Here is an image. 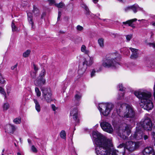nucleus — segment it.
<instances>
[{"mask_svg": "<svg viewBox=\"0 0 155 155\" xmlns=\"http://www.w3.org/2000/svg\"><path fill=\"white\" fill-rule=\"evenodd\" d=\"M134 94L143 104L144 109L147 110L152 109L153 107L152 101L151 93L146 91L139 90L134 91Z\"/></svg>", "mask_w": 155, "mask_h": 155, "instance_id": "nucleus-1", "label": "nucleus"}, {"mask_svg": "<svg viewBox=\"0 0 155 155\" xmlns=\"http://www.w3.org/2000/svg\"><path fill=\"white\" fill-rule=\"evenodd\" d=\"M120 54L117 53L113 54L110 55V58L104 59L102 63V66L107 68H115L118 67L120 65L117 61L120 59V58H118Z\"/></svg>", "mask_w": 155, "mask_h": 155, "instance_id": "nucleus-2", "label": "nucleus"}, {"mask_svg": "<svg viewBox=\"0 0 155 155\" xmlns=\"http://www.w3.org/2000/svg\"><path fill=\"white\" fill-rule=\"evenodd\" d=\"M141 145L139 141L133 142L132 141H127L125 143H120L117 147L119 149H122V153L123 154L126 152H132L138 148Z\"/></svg>", "mask_w": 155, "mask_h": 155, "instance_id": "nucleus-3", "label": "nucleus"}, {"mask_svg": "<svg viewBox=\"0 0 155 155\" xmlns=\"http://www.w3.org/2000/svg\"><path fill=\"white\" fill-rule=\"evenodd\" d=\"M119 116L122 118L123 120L126 118H129L131 122H133L136 119L134 108L131 105H126V111L123 115L121 116L120 115Z\"/></svg>", "mask_w": 155, "mask_h": 155, "instance_id": "nucleus-4", "label": "nucleus"}, {"mask_svg": "<svg viewBox=\"0 0 155 155\" xmlns=\"http://www.w3.org/2000/svg\"><path fill=\"white\" fill-rule=\"evenodd\" d=\"M114 107V105L112 103H101L99 104L98 109L104 115L107 116Z\"/></svg>", "mask_w": 155, "mask_h": 155, "instance_id": "nucleus-5", "label": "nucleus"}, {"mask_svg": "<svg viewBox=\"0 0 155 155\" xmlns=\"http://www.w3.org/2000/svg\"><path fill=\"white\" fill-rule=\"evenodd\" d=\"M141 126L144 130L147 131H150L152 129L153 124L149 117H145L143 121L141 122Z\"/></svg>", "mask_w": 155, "mask_h": 155, "instance_id": "nucleus-6", "label": "nucleus"}, {"mask_svg": "<svg viewBox=\"0 0 155 155\" xmlns=\"http://www.w3.org/2000/svg\"><path fill=\"white\" fill-rule=\"evenodd\" d=\"M42 92V96L48 103L52 101L51 91L49 88L44 87L41 89Z\"/></svg>", "mask_w": 155, "mask_h": 155, "instance_id": "nucleus-7", "label": "nucleus"}, {"mask_svg": "<svg viewBox=\"0 0 155 155\" xmlns=\"http://www.w3.org/2000/svg\"><path fill=\"white\" fill-rule=\"evenodd\" d=\"M100 126L102 130L107 133L111 134L113 131V129L111 125L107 122L103 121L100 123Z\"/></svg>", "mask_w": 155, "mask_h": 155, "instance_id": "nucleus-8", "label": "nucleus"}, {"mask_svg": "<svg viewBox=\"0 0 155 155\" xmlns=\"http://www.w3.org/2000/svg\"><path fill=\"white\" fill-rule=\"evenodd\" d=\"M143 133L141 130H137L134 133L131 135V139L139 140L143 138Z\"/></svg>", "mask_w": 155, "mask_h": 155, "instance_id": "nucleus-9", "label": "nucleus"}, {"mask_svg": "<svg viewBox=\"0 0 155 155\" xmlns=\"http://www.w3.org/2000/svg\"><path fill=\"white\" fill-rule=\"evenodd\" d=\"M130 132L131 131L129 127V126L127 125L125 127L124 131L122 133V134H121V132H122V130H119L118 133V135L123 139L125 140L127 138V137L125 135L126 133H127V135H129L130 134Z\"/></svg>", "mask_w": 155, "mask_h": 155, "instance_id": "nucleus-10", "label": "nucleus"}, {"mask_svg": "<svg viewBox=\"0 0 155 155\" xmlns=\"http://www.w3.org/2000/svg\"><path fill=\"white\" fill-rule=\"evenodd\" d=\"M46 80L45 78H41L38 77L34 81L35 85L37 86H42L46 84Z\"/></svg>", "mask_w": 155, "mask_h": 155, "instance_id": "nucleus-11", "label": "nucleus"}, {"mask_svg": "<svg viewBox=\"0 0 155 155\" xmlns=\"http://www.w3.org/2000/svg\"><path fill=\"white\" fill-rule=\"evenodd\" d=\"M143 153L144 155H154V151L152 147H147L144 149Z\"/></svg>", "mask_w": 155, "mask_h": 155, "instance_id": "nucleus-12", "label": "nucleus"}, {"mask_svg": "<svg viewBox=\"0 0 155 155\" xmlns=\"http://www.w3.org/2000/svg\"><path fill=\"white\" fill-rule=\"evenodd\" d=\"M70 115L73 117V118L74 120H78V111L77 108H75L72 109L70 111Z\"/></svg>", "mask_w": 155, "mask_h": 155, "instance_id": "nucleus-13", "label": "nucleus"}, {"mask_svg": "<svg viewBox=\"0 0 155 155\" xmlns=\"http://www.w3.org/2000/svg\"><path fill=\"white\" fill-rule=\"evenodd\" d=\"M28 19L29 24L31 25V28L33 29L35 28V26L34 25V22L33 21V15L31 12L27 13Z\"/></svg>", "mask_w": 155, "mask_h": 155, "instance_id": "nucleus-14", "label": "nucleus"}, {"mask_svg": "<svg viewBox=\"0 0 155 155\" xmlns=\"http://www.w3.org/2000/svg\"><path fill=\"white\" fill-rule=\"evenodd\" d=\"M130 49L132 52L130 57L132 59H136L137 58L138 56V50L132 48H130Z\"/></svg>", "mask_w": 155, "mask_h": 155, "instance_id": "nucleus-15", "label": "nucleus"}, {"mask_svg": "<svg viewBox=\"0 0 155 155\" xmlns=\"http://www.w3.org/2000/svg\"><path fill=\"white\" fill-rule=\"evenodd\" d=\"M5 130L6 131H7L8 132L13 133L15 130L16 128L13 125L8 124L6 126Z\"/></svg>", "mask_w": 155, "mask_h": 155, "instance_id": "nucleus-16", "label": "nucleus"}, {"mask_svg": "<svg viewBox=\"0 0 155 155\" xmlns=\"http://www.w3.org/2000/svg\"><path fill=\"white\" fill-rule=\"evenodd\" d=\"M137 20V19L136 18L133 19L127 20L125 22H123V24L124 25L127 24L129 26L132 27L133 28H134L135 27L134 25L133 24V22L136 21Z\"/></svg>", "mask_w": 155, "mask_h": 155, "instance_id": "nucleus-17", "label": "nucleus"}, {"mask_svg": "<svg viewBox=\"0 0 155 155\" xmlns=\"http://www.w3.org/2000/svg\"><path fill=\"white\" fill-rule=\"evenodd\" d=\"M94 62L93 58H92L90 57L88 60H85L83 62V65H86V66H90Z\"/></svg>", "mask_w": 155, "mask_h": 155, "instance_id": "nucleus-18", "label": "nucleus"}, {"mask_svg": "<svg viewBox=\"0 0 155 155\" xmlns=\"http://www.w3.org/2000/svg\"><path fill=\"white\" fill-rule=\"evenodd\" d=\"M131 10L133 11L134 13H136L138 11H143L142 8L139 7L137 5L134 4L131 6Z\"/></svg>", "mask_w": 155, "mask_h": 155, "instance_id": "nucleus-19", "label": "nucleus"}, {"mask_svg": "<svg viewBox=\"0 0 155 155\" xmlns=\"http://www.w3.org/2000/svg\"><path fill=\"white\" fill-rule=\"evenodd\" d=\"M33 101L35 104V109L38 112H39L41 110V106L39 102L36 99H34Z\"/></svg>", "mask_w": 155, "mask_h": 155, "instance_id": "nucleus-20", "label": "nucleus"}, {"mask_svg": "<svg viewBox=\"0 0 155 155\" xmlns=\"http://www.w3.org/2000/svg\"><path fill=\"white\" fill-rule=\"evenodd\" d=\"M32 12L34 15L36 17L39 16L40 14V11L35 6H33V10Z\"/></svg>", "mask_w": 155, "mask_h": 155, "instance_id": "nucleus-21", "label": "nucleus"}, {"mask_svg": "<svg viewBox=\"0 0 155 155\" xmlns=\"http://www.w3.org/2000/svg\"><path fill=\"white\" fill-rule=\"evenodd\" d=\"M81 7L84 9L86 10L85 14L87 15H89L90 14V11L87 6L84 3H82L81 4Z\"/></svg>", "mask_w": 155, "mask_h": 155, "instance_id": "nucleus-22", "label": "nucleus"}, {"mask_svg": "<svg viewBox=\"0 0 155 155\" xmlns=\"http://www.w3.org/2000/svg\"><path fill=\"white\" fill-rule=\"evenodd\" d=\"M81 51L85 53V54H87L89 52V51L86 49V47L84 45H82L81 48Z\"/></svg>", "mask_w": 155, "mask_h": 155, "instance_id": "nucleus-23", "label": "nucleus"}, {"mask_svg": "<svg viewBox=\"0 0 155 155\" xmlns=\"http://www.w3.org/2000/svg\"><path fill=\"white\" fill-rule=\"evenodd\" d=\"M46 74V71L44 69H43L41 71L38 77L41 78H45L44 77Z\"/></svg>", "mask_w": 155, "mask_h": 155, "instance_id": "nucleus-24", "label": "nucleus"}, {"mask_svg": "<svg viewBox=\"0 0 155 155\" xmlns=\"http://www.w3.org/2000/svg\"><path fill=\"white\" fill-rule=\"evenodd\" d=\"M87 68V67H84L81 68H79L78 70V73L80 75H82L85 72L86 69Z\"/></svg>", "mask_w": 155, "mask_h": 155, "instance_id": "nucleus-25", "label": "nucleus"}, {"mask_svg": "<svg viewBox=\"0 0 155 155\" xmlns=\"http://www.w3.org/2000/svg\"><path fill=\"white\" fill-rule=\"evenodd\" d=\"M98 43L100 46L103 48L104 46V40L102 38H100L98 40Z\"/></svg>", "mask_w": 155, "mask_h": 155, "instance_id": "nucleus-26", "label": "nucleus"}, {"mask_svg": "<svg viewBox=\"0 0 155 155\" xmlns=\"http://www.w3.org/2000/svg\"><path fill=\"white\" fill-rule=\"evenodd\" d=\"M55 6L58 8H61L65 6V4L63 2H61L58 4H55Z\"/></svg>", "mask_w": 155, "mask_h": 155, "instance_id": "nucleus-27", "label": "nucleus"}, {"mask_svg": "<svg viewBox=\"0 0 155 155\" xmlns=\"http://www.w3.org/2000/svg\"><path fill=\"white\" fill-rule=\"evenodd\" d=\"M31 51L29 50H28L25 51L23 54V56L24 58L28 57L30 54Z\"/></svg>", "mask_w": 155, "mask_h": 155, "instance_id": "nucleus-28", "label": "nucleus"}, {"mask_svg": "<svg viewBox=\"0 0 155 155\" xmlns=\"http://www.w3.org/2000/svg\"><path fill=\"white\" fill-rule=\"evenodd\" d=\"M66 135L65 131L64 130H62L60 133V136L63 139H65Z\"/></svg>", "mask_w": 155, "mask_h": 155, "instance_id": "nucleus-29", "label": "nucleus"}, {"mask_svg": "<svg viewBox=\"0 0 155 155\" xmlns=\"http://www.w3.org/2000/svg\"><path fill=\"white\" fill-rule=\"evenodd\" d=\"M21 122V118L20 117L16 118L13 120V122L16 124H19Z\"/></svg>", "mask_w": 155, "mask_h": 155, "instance_id": "nucleus-30", "label": "nucleus"}, {"mask_svg": "<svg viewBox=\"0 0 155 155\" xmlns=\"http://www.w3.org/2000/svg\"><path fill=\"white\" fill-rule=\"evenodd\" d=\"M0 93L3 94L5 97V98L6 97V94L4 89L1 87H0Z\"/></svg>", "mask_w": 155, "mask_h": 155, "instance_id": "nucleus-31", "label": "nucleus"}, {"mask_svg": "<svg viewBox=\"0 0 155 155\" xmlns=\"http://www.w3.org/2000/svg\"><path fill=\"white\" fill-rule=\"evenodd\" d=\"M35 92L36 94V95L38 97H40L41 95V93L39 88L37 87L35 88Z\"/></svg>", "mask_w": 155, "mask_h": 155, "instance_id": "nucleus-32", "label": "nucleus"}, {"mask_svg": "<svg viewBox=\"0 0 155 155\" xmlns=\"http://www.w3.org/2000/svg\"><path fill=\"white\" fill-rule=\"evenodd\" d=\"M12 31H16L17 30L18 28L15 26L14 24L13 23L12 21Z\"/></svg>", "mask_w": 155, "mask_h": 155, "instance_id": "nucleus-33", "label": "nucleus"}, {"mask_svg": "<svg viewBox=\"0 0 155 155\" xmlns=\"http://www.w3.org/2000/svg\"><path fill=\"white\" fill-rule=\"evenodd\" d=\"M124 93H120L119 94L118 96L117 97V99L118 100H122L124 98Z\"/></svg>", "mask_w": 155, "mask_h": 155, "instance_id": "nucleus-34", "label": "nucleus"}, {"mask_svg": "<svg viewBox=\"0 0 155 155\" xmlns=\"http://www.w3.org/2000/svg\"><path fill=\"white\" fill-rule=\"evenodd\" d=\"M37 72L34 71H31L30 72L31 76L32 78H35L36 76Z\"/></svg>", "mask_w": 155, "mask_h": 155, "instance_id": "nucleus-35", "label": "nucleus"}, {"mask_svg": "<svg viewBox=\"0 0 155 155\" xmlns=\"http://www.w3.org/2000/svg\"><path fill=\"white\" fill-rule=\"evenodd\" d=\"M81 95L80 93L77 94L75 96V100L77 101H79V100H80L81 98Z\"/></svg>", "mask_w": 155, "mask_h": 155, "instance_id": "nucleus-36", "label": "nucleus"}, {"mask_svg": "<svg viewBox=\"0 0 155 155\" xmlns=\"http://www.w3.org/2000/svg\"><path fill=\"white\" fill-rule=\"evenodd\" d=\"M47 1L48 2L49 5L51 6L53 5H55V4H56L54 0H48Z\"/></svg>", "mask_w": 155, "mask_h": 155, "instance_id": "nucleus-37", "label": "nucleus"}, {"mask_svg": "<svg viewBox=\"0 0 155 155\" xmlns=\"http://www.w3.org/2000/svg\"><path fill=\"white\" fill-rule=\"evenodd\" d=\"M132 37L133 35L132 34H130L126 35V38L127 41H129Z\"/></svg>", "mask_w": 155, "mask_h": 155, "instance_id": "nucleus-38", "label": "nucleus"}, {"mask_svg": "<svg viewBox=\"0 0 155 155\" xmlns=\"http://www.w3.org/2000/svg\"><path fill=\"white\" fill-rule=\"evenodd\" d=\"M9 107V104L8 103H5L3 105V109L4 110H7L8 109Z\"/></svg>", "mask_w": 155, "mask_h": 155, "instance_id": "nucleus-39", "label": "nucleus"}, {"mask_svg": "<svg viewBox=\"0 0 155 155\" xmlns=\"http://www.w3.org/2000/svg\"><path fill=\"white\" fill-rule=\"evenodd\" d=\"M31 149L32 151L36 153L37 152V150L34 146L32 145L31 147Z\"/></svg>", "mask_w": 155, "mask_h": 155, "instance_id": "nucleus-40", "label": "nucleus"}, {"mask_svg": "<svg viewBox=\"0 0 155 155\" xmlns=\"http://www.w3.org/2000/svg\"><path fill=\"white\" fill-rule=\"evenodd\" d=\"M76 28L78 30L81 31L83 29V28L80 25H78L77 26Z\"/></svg>", "mask_w": 155, "mask_h": 155, "instance_id": "nucleus-41", "label": "nucleus"}, {"mask_svg": "<svg viewBox=\"0 0 155 155\" xmlns=\"http://www.w3.org/2000/svg\"><path fill=\"white\" fill-rule=\"evenodd\" d=\"M6 89L7 93L8 94H9V93L10 92V91L11 89V87L10 86H6Z\"/></svg>", "mask_w": 155, "mask_h": 155, "instance_id": "nucleus-42", "label": "nucleus"}, {"mask_svg": "<svg viewBox=\"0 0 155 155\" xmlns=\"http://www.w3.org/2000/svg\"><path fill=\"white\" fill-rule=\"evenodd\" d=\"M119 85V90L121 91H123L124 90V88L123 87V85L122 84H121Z\"/></svg>", "mask_w": 155, "mask_h": 155, "instance_id": "nucleus-43", "label": "nucleus"}, {"mask_svg": "<svg viewBox=\"0 0 155 155\" xmlns=\"http://www.w3.org/2000/svg\"><path fill=\"white\" fill-rule=\"evenodd\" d=\"M96 71L94 69H93L91 73V77H92L95 75Z\"/></svg>", "mask_w": 155, "mask_h": 155, "instance_id": "nucleus-44", "label": "nucleus"}, {"mask_svg": "<svg viewBox=\"0 0 155 155\" xmlns=\"http://www.w3.org/2000/svg\"><path fill=\"white\" fill-rule=\"evenodd\" d=\"M131 6H128L127 7H126L125 8V12H128L130 11L131 10Z\"/></svg>", "mask_w": 155, "mask_h": 155, "instance_id": "nucleus-45", "label": "nucleus"}, {"mask_svg": "<svg viewBox=\"0 0 155 155\" xmlns=\"http://www.w3.org/2000/svg\"><path fill=\"white\" fill-rule=\"evenodd\" d=\"M33 66L35 72H37L38 70V68L37 66H36L35 64H33Z\"/></svg>", "mask_w": 155, "mask_h": 155, "instance_id": "nucleus-46", "label": "nucleus"}, {"mask_svg": "<svg viewBox=\"0 0 155 155\" xmlns=\"http://www.w3.org/2000/svg\"><path fill=\"white\" fill-rule=\"evenodd\" d=\"M152 130L153 132L151 134L152 136H154L155 135V126L153 128L152 127Z\"/></svg>", "mask_w": 155, "mask_h": 155, "instance_id": "nucleus-47", "label": "nucleus"}, {"mask_svg": "<svg viewBox=\"0 0 155 155\" xmlns=\"http://www.w3.org/2000/svg\"><path fill=\"white\" fill-rule=\"evenodd\" d=\"M148 67H151L152 68H155V64L153 63H151L150 65H148Z\"/></svg>", "mask_w": 155, "mask_h": 155, "instance_id": "nucleus-48", "label": "nucleus"}, {"mask_svg": "<svg viewBox=\"0 0 155 155\" xmlns=\"http://www.w3.org/2000/svg\"><path fill=\"white\" fill-rule=\"evenodd\" d=\"M61 12L59 10L58 12V20H60L61 16Z\"/></svg>", "mask_w": 155, "mask_h": 155, "instance_id": "nucleus-49", "label": "nucleus"}, {"mask_svg": "<svg viewBox=\"0 0 155 155\" xmlns=\"http://www.w3.org/2000/svg\"><path fill=\"white\" fill-rule=\"evenodd\" d=\"M17 65H18L17 64H16L14 66H12L11 68V69L12 70H14L15 69H16L17 67Z\"/></svg>", "mask_w": 155, "mask_h": 155, "instance_id": "nucleus-50", "label": "nucleus"}, {"mask_svg": "<svg viewBox=\"0 0 155 155\" xmlns=\"http://www.w3.org/2000/svg\"><path fill=\"white\" fill-rule=\"evenodd\" d=\"M149 45L150 46L153 47L154 48H155V44L154 43H150Z\"/></svg>", "mask_w": 155, "mask_h": 155, "instance_id": "nucleus-51", "label": "nucleus"}, {"mask_svg": "<svg viewBox=\"0 0 155 155\" xmlns=\"http://www.w3.org/2000/svg\"><path fill=\"white\" fill-rule=\"evenodd\" d=\"M143 138L144 140H146L148 138V137L147 135H144L143 133Z\"/></svg>", "mask_w": 155, "mask_h": 155, "instance_id": "nucleus-52", "label": "nucleus"}, {"mask_svg": "<svg viewBox=\"0 0 155 155\" xmlns=\"http://www.w3.org/2000/svg\"><path fill=\"white\" fill-rule=\"evenodd\" d=\"M51 107L53 110L54 111L55 110L57 109L56 107H55V106L54 104H52Z\"/></svg>", "mask_w": 155, "mask_h": 155, "instance_id": "nucleus-53", "label": "nucleus"}, {"mask_svg": "<svg viewBox=\"0 0 155 155\" xmlns=\"http://www.w3.org/2000/svg\"><path fill=\"white\" fill-rule=\"evenodd\" d=\"M5 81V80H4L3 78H2V79H0V83L1 84H4Z\"/></svg>", "mask_w": 155, "mask_h": 155, "instance_id": "nucleus-54", "label": "nucleus"}, {"mask_svg": "<svg viewBox=\"0 0 155 155\" xmlns=\"http://www.w3.org/2000/svg\"><path fill=\"white\" fill-rule=\"evenodd\" d=\"M92 1L94 3H97L98 1V0H92Z\"/></svg>", "mask_w": 155, "mask_h": 155, "instance_id": "nucleus-55", "label": "nucleus"}, {"mask_svg": "<svg viewBox=\"0 0 155 155\" xmlns=\"http://www.w3.org/2000/svg\"><path fill=\"white\" fill-rule=\"evenodd\" d=\"M28 143H31V140H30V139H28Z\"/></svg>", "mask_w": 155, "mask_h": 155, "instance_id": "nucleus-56", "label": "nucleus"}, {"mask_svg": "<svg viewBox=\"0 0 155 155\" xmlns=\"http://www.w3.org/2000/svg\"><path fill=\"white\" fill-rule=\"evenodd\" d=\"M3 77L2 76V75L1 74H0V79H2V78H3Z\"/></svg>", "mask_w": 155, "mask_h": 155, "instance_id": "nucleus-57", "label": "nucleus"}, {"mask_svg": "<svg viewBox=\"0 0 155 155\" xmlns=\"http://www.w3.org/2000/svg\"><path fill=\"white\" fill-rule=\"evenodd\" d=\"M5 150V149H3V150H2V153H3L4 152Z\"/></svg>", "mask_w": 155, "mask_h": 155, "instance_id": "nucleus-58", "label": "nucleus"}, {"mask_svg": "<svg viewBox=\"0 0 155 155\" xmlns=\"http://www.w3.org/2000/svg\"><path fill=\"white\" fill-rule=\"evenodd\" d=\"M154 99L155 100V91H154Z\"/></svg>", "mask_w": 155, "mask_h": 155, "instance_id": "nucleus-59", "label": "nucleus"}, {"mask_svg": "<svg viewBox=\"0 0 155 155\" xmlns=\"http://www.w3.org/2000/svg\"><path fill=\"white\" fill-rule=\"evenodd\" d=\"M152 25L153 26H155V22L153 23V24H152Z\"/></svg>", "mask_w": 155, "mask_h": 155, "instance_id": "nucleus-60", "label": "nucleus"}, {"mask_svg": "<svg viewBox=\"0 0 155 155\" xmlns=\"http://www.w3.org/2000/svg\"><path fill=\"white\" fill-rule=\"evenodd\" d=\"M153 140H154V141L155 142V137H153Z\"/></svg>", "mask_w": 155, "mask_h": 155, "instance_id": "nucleus-61", "label": "nucleus"}, {"mask_svg": "<svg viewBox=\"0 0 155 155\" xmlns=\"http://www.w3.org/2000/svg\"><path fill=\"white\" fill-rule=\"evenodd\" d=\"M154 91H155V85H154V86L153 88Z\"/></svg>", "mask_w": 155, "mask_h": 155, "instance_id": "nucleus-62", "label": "nucleus"}, {"mask_svg": "<svg viewBox=\"0 0 155 155\" xmlns=\"http://www.w3.org/2000/svg\"><path fill=\"white\" fill-rule=\"evenodd\" d=\"M128 53H127V54H129V52H129V51H128Z\"/></svg>", "mask_w": 155, "mask_h": 155, "instance_id": "nucleus-63", "label": "nucleus"}, {"mask_svg": "<svg viewBox=\"0 0 155 155\" xmlns=\"http://www.w3.org/2000/svg\"><path fill=\"white\" fill-rule=\"evenodd\" d=\"M143 19H142L141 20H138V21H143Z\"/></svg>", "mask_w": 155, "mask_h": 155, "instance_id": "nucleus-64", "label": "nucleus"}]
</instances>
